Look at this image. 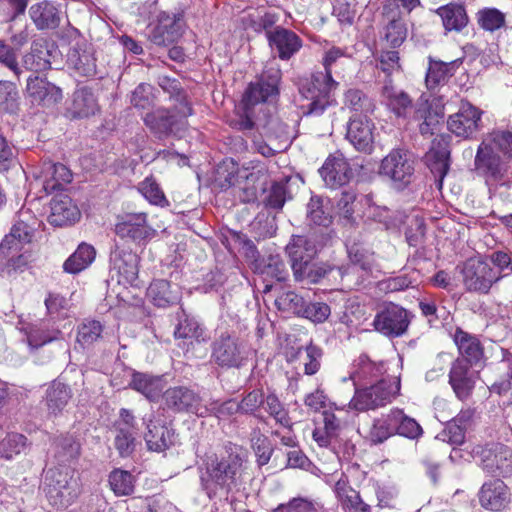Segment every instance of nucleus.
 Returning a JSON list of instances; mask_svg holds the SVG:
<instances>
[{
	"mask_svg": "<svg viewBox=\"0 0 512 512\" xmlns=\"http://www.w3.org/2000/svg\"><path fill=\"white\" fill-rule=\"evenodd\" d=\"M247 469L246 454L236 448L221 455L208 456L200 470L201 490L210 499L227 495L244 482Z\"/></svg>",
	"mask_w": 512,
	"mask_h": 512,
	"instance_id": "nucleus-1",
	"label": "nucleus"
},
{
	"mask_svg": "<svg viewBox=\"0 0 512 512\" xmlns=\"http://www.w3.org/2000/svg\"><path fill=\"white\" fill-rule=\"evenodd\" d=\"M347 56L346 49L330 47L322 57L324 71L315 72L299 88L300 110L305 116H321L327 108L336 104L334 91L339 83L332 77V66Z\"/></svg>",
	"mask_w": 512,
	"mask_h": 512,
	"instance_id": "nucleus-2",
	"label": "nucleus"
},
{
	"mask_svg": "<svg viewBox=\"0 0 512 512\" xmlns=\"http://www.w3.org/2000/svg\"><path fill=\"white\" fill-rule=\"evenodd\" d=\"M44 491L51 506L56 509L69 507L81 493L79 473L65 465L49 469L45 475Z\"/></svg>",
	"mask_w": 512,
	"mask_h": 512,
	"instance_id": "nucleus-3",
	"label": "nucleus"
},
{
	"mask_svg": "<svg viewBox=\"0 0 512 512\" xmlns=\"http://www.w3.org/2000/svg\"><path fill=\"white\" fill-rule=\"evenodd\" d=\"M190 115H192L190 103L182 97L181 103L172 110L158 108L147 113L143 121L158 138L170 135L182 137L187 130V117Z\"/></svg>",
	"mask_w": 512,
	"mask_h": 512,
	"instance_id": "nucleus-4",
	"label": "nucleus"
},
{
	"mask_svg": "<svg viewBox=\"0 0 512 512\" xmlns=\"http://www.w3.org/2000/svg\"><path fill=\"white\" fill-rule=\"evenodd\" d=\"M399 391V376H387V378H381L377 383L368 387L355 389L349 407L356 411L375 410L391 403L399 394Z\"/></svg>",
	"mask_w": 512,
	"mask_h": 512,
	"instance_id": "nucleus-5",
	"label": "nucleus"
},
{
	"mask_svg": "<svg viewBox=\"0 0 512 512\" xmlns=\"http://www.w3.org/2000/svg\"><path fill=\"white\" fill-rule=\"evenodd\" d=\"M250 356L251 349L236 335L222 333L212 343L211 360L221 368L239 369L247 364Z\"/></svg>",
	"mask_w": 512,
	"mask_h": 512,
	"instance_id": "nucleus-6",
	"label": "nucleus"
},
{
	"mask_svg": "<svg viewBox=\"0 0 512 512\" xmlns=\"http://www.w3.org/2000/svg\"><path fill=\"white\" fill-rule=\"evenodd\" d=\"M463 284L470 292L486 294L503 275L489 263L479 259H469L462 269Z\"/></svg>",
	"mask_w": 512,
	"mask_h": 512,
	"instance_id": "nucleus-7",
	"label": "nucleus"
},
{
	"mask_svg": "<svg viewBox=\"0 0 512 512\" xmlns=\"http://www.w3.org/2000/svg\"><path fill=\"white\" fill-rule=\"evenodd\" d=\"M71 180L72 174L65 165L44 163L39 171L33 173V180L30 182V193L34 191L35 197L41 198L61 189Z\"/></svg>",
	"mask_w": 512,
	"mask_h": 512,
	"instance_id": "nucleus-8",
	"label": "nucleus"
},
{
	"mask_svg": "<svg viewBox=\"0 0 512 512\" xmlns=\"http://www.w3.org/2000/svg\"><path fill=\"white\" fill-rule=\"evenodd\" d=\"M116 235L127 242L144 246L156 234L148 224L146 213H128L118 218L115 224Z\"/></svg>",
	"mask_w": 512,
	"mask_h": 512,
	"instance_id": "nucleus-9",
	"label": "nucleus"
},
{
	"mask_svg": "<svg viewBox=\"0 0 512 512\" xmlns=\"http://www.w3.org/2000/svg\"><path fill=\"white\" fill-rule=\"evenodd\" d=\"M17 329L26 336L29 347L36 349L59 339L60 329L50 319H19Z\"/></svg>",
	"mask_w": 512,
	"mask_h": 512,
	"instance_id": "nucleus-10",
	"label": "nucleus"
},
{
	"mask_svg": "<svg viewBox=\"0 0 512 512\" xmlns=\"http://www.w3.org/2000/svg\"><path fill=\"white\" fill-rule=\"evenodd\" d=\"M508 160L492 149L483 139L478 146L474 168L478 175L484 177L487 181L499 180L507 170Z\"/></svg>",
	"mask_w": 512,
	"mask_h": 512,
	"instance_id": "nucleus-11",
	"label": "nucleus"
},
{
	"mask_svg": "<svg viewBox=\"0 0 512 512\" xmlns=\"http://www.w3.org/2000/svg\"><path fill=\"white\" fill-rule=\"evenodd\" d=\"M166 405L176 412H191L199 417L208 416L207 404L193 390L177 386L169 388L164 393Z\"/></svg>",
	"mask_w": 512,
	"mask_h": 512,
	"instance_id": "nucleus-12",
	"label": "nucleus"
},
{
	"mask_svg": "<svg viewBox=\"0 0 512 512\" xmlns=\"http://www.w3.org/2000/svg\"><path fill=\"white\" fill-rule=\"evenodd\" d=\"M114 447L121 457L130 456L135 450L137 427L135 417L128 409L119 411L118 419L113 423Z\"/></svg>",
	"mask_w": 512,
	"mask_h": 512,
	"instance_id": "nucleus-13",
	"label": "nucleus"
},
{
	"mask_svg": "<svg viewBox=\"0 0 512 512\" xmlns=\"http://www.w3.org/2000/svg\"><path fill=\"white\" fill-rule=\"evenodd\" d=\"M380 173L395 183L400 185H407L414 173L413 160L404 150H392L382 160Z\"/></svg>",
	"mask_w": 512,
	"mask_h": 512,
	"instance_id": "nucleus-14",
	"label": "nucleus"
},
{
	"mask_svg": "<svg viewBox=\"0 0 512 512\" xmlns=\"http://www.w3.org/2000/svg\"><path fill=\"white\" fill-rule=\"evenodd\" d=\"M482 111L469 102H462L459 110L448 119V128L458 137L470 138L481 128Z\"/></svg>",
	"mask_w": 512,
	"mask_h": 512,
	"instance_id": "nucleus-15",
	"label": "nucleus"
},
{
	"mask_svg": "<svg viewBox=\"0 0 512 512\" xmlns=\"http://www.w3.org/2000/svg\"><path fill=\"white\" fill-rule=\"evenodd\" d=\"M373 323L375 329L382 334L398 337L406 332L410 320L408 312L404 308L392 304L378 313Z\"/></svg>",
	"mask_w": 512,
	"mask_h": 512,
	"instance_id": "nucleus-16",
	"label": "nucleus"
},
{
	"mask_svg": "<svg viewBox=\"0 0 512 512\" xmlns=\"http://www.w3.org/2000/svg\"><path fill=\"white\" fill-rule=\"evenodd\" d=\"M347 140L361 152H371L375 140V125L368 118L355 114L347 124Z\"/></svg>",
	"mask_w": 512,
	"mask_h": 512,
	"instance_id": "nucleus-17",
	"label": "nucleus"
},
{
	"mask_svg": "<svg viewBox=\"0 0 512 512\" xmlns=\"http://www.w3.org/2000/svg\"><path fill=\"white\" fill-rule=\"evenodd\" d=\"M481 466L490 474L503 477L512 475V449L503 444H494L481 451Z\"/></svg>",
	"mask_w": 512,
	"mask_h": 512,
	"instance_id": "nucleus-18",
	"label": "nucleus"
},
{
	"mask_svg": "<svg viewBox=\"0 0 512 512\" xmlns=\"http://www.w3.org/2000/svg\"><path fill=\"white\" fill-rule=\"evenodd\" d=\"M319 250V244L315 235L293 236L290 243L286 247V251L291 261V268L293 272H301V266L304 263L313 260Z\"/></svg>",
	"mask_w": 512,
	"mask_h": 512,
	"instance_id": "nucleus-19",
	"label": "nucleus"
},
{
	"mask_svg": "<svg viewBox=\"0 0 512 512\" xmlns=\"http://www.w3.org/2000/svg\"><path fill=\"white\" fill-rule=\"evenodd\" d=\"M319 173L325 184L330 188L345 185L353 177L352 169L341 153L329 156L319 169Z\"/></svg>",
	"mask_w": 512,
	"mask_h": 512,
	"instance_id": "nucleus-20",
	"label": "nucleus"
},
{
	"mask_svg": "<svg viewBox=\"0 0 512 512\" xmlns=\"http://www.w3.org/2000/svg\"><path fill=\"white\" fill-rule=\"evenodd\" d=\"M27 96L33 104L50 107L62 99L59 87L38 76H30L26 85Z\"/></svg>",
	"mask_w": 512,
	"mask_h": 512,
	"instance_id": "nucleus-21",
	"label": "nucleus"
},
{
	"mask_svg": "<svg viewBox=\"0 0 512 512\" xmlns=\"http://www.w3.org/2000/svg\"><path fill=\"white\" fill-rule=\"evenodd\" d=\"M110 261L119 283L133 284L136 281L139 272V256L136 252L116 246Z\"/></svg>",
	"mask_w": 512,
	"mask_h": 512,
	"instance_id": "nucleus-22",
	"label": "nucleus"
},
{
	"mask_svg": "<svg viewBox=\"0 0 512 512\" xmlns=\"http://www.w3.org/2000/svg\"><path fill=\"white\" fill-rule=\"evenodd\" d=\"M182 19L175 14L161 12L158 23L149 34L150 41L158 46L169 45L181 37Z\"/></svg>",
	"mask_w": 512,
	"mask_h": 512,
	"instance_id": "nucleus-23",
	"label": "nucleus"
},
{
	"mask_svg": "<svg viewBox=\"0 0 512 512\" xmlns=\"http://www.w3.org/2000/svg\"><path fill=\"white\" fill-rule=\"evenodd\" d=\"M471 366L467 359H456L449 372V383L461 400L469 397L475 385L476 375Z\"/></svg>",
	"mask_w": 512,
	"mask_h": 512,
	"instance_id": "nucleus-24",
	"label": "nucleus"
},
{
	"mask_svg": "<svg viewBox=\"0 0 512 512\" xmlns=\"http://www.w3.org/2000/svg\"><path fill=\"white\" fill-rule=\"evenodd\" d=\"M267 39L273 51H277L281 60H289L302 48V40L293 31L276 27L267 31Z\"/></svg>",
	"mask_w": 512,
	"mask_h": 512,
	"instance_id": "nucleus-25",
	"label": "nucleus"
},
{
	"mask_svg": "<svg viewBox=\"0 0 512 512\" xmlns=\"http://www.w3.org/2000/svg\"><path fill=\"white\" fill-rule=\"evenodd\" d=\"M482 507L492 511H500L510 502L508 486L500 479L485 482L479 492Z\"/></svg>",
	"mask_w": 512,
	"mask_h": 512,
	"instance_id": "nucleus-26",
	"label": "nucleus"
},
{
	"mask_svg": "<svg viewBox=\"0 0 512 512\" xmlns=\"http://www.w3.org/2000/svg\"><path fill=\"white\" fill-rule=\"evenodd\" d=\"M425 161L431 172L438 178V186L441 188L449 170V150L442 136L432 140L431 147L425 155Z\"/></svg>",
	"mask_w": 512,
	"mask_h": 512,
	"instance_id": "nucleus-27",
	"label": "nucleus"
},
{
	"mask_svg": "<svg viewBox=\"0 0 512 512\" xmlns=\"http://www.w3.org/2000/svg\"><path fill=\"white\" fill-rule=\"evenodd\" d=\"M388 363L385 362H374L368 356L361 355L354 364V369L351 373L350 378L353 380L354 385L360 381H368L377 383L381 378H387L392 376L388 373Z\"/></svg>",
	"mask_w": 512,
	"mask_h": 512,
	"instance_id": "nucleus-28",
	"label": "nucleus"
},
{
	"mask_svg": "<svg viewBox=\"0 0 512 512\" xmlns=\"http://www.w3.org/2000/svg\"><path fill=\"white\" fill-rule=\"evenodd\" d=\"M49 222L54 226L73 224L80 218V210L68 195L55 196L50 204Z\"/></svg>",
	"mask_w": 512,
	"mask_h": 512,
	"instance_id": "nucleus-29",
	"label": "nucleus"
},
{
	"mask_svg": "<svg viewBox=\"0 0 512 512\" xmlns=\"http://www.w3.org/2000/svg\"><path fill=\"white\" fill-rule=\"evenodd\" d=\"M461 64L460 59L444 62L429 57V65L426 72L425 83L428 89L434 90L445 85L455 74Z\"/></svg>",
	"mask_w": 512,
	"mask_h": 512,
	"instance_id": "nucleus-30",
	"label": "nucleus"
},
{
	"mask_svg": "<svg viewBox=\"0 0 512 512\" xmlns=\"http://www.w3.org/2000/svg\"><path fill=\"white\" fill-rule=\"evenodd\" d=\"M71 398L72 391L68 385L53 381L45 391L43 403L49 415L57 416L63 412Z\"/></svg>",
	"mask_w": 512,
	"mask_h": 512,
	"instance_id": "nucleus-31",
	"label": "nucleus"
},
{
	"mask_svg": "<svg viewBox=\"0 0 512 512\" xmlns=\"http://www.w3.org/2000/svg\"><path fill=\"white\" fill-rule=\"evenodd\" d=\"M143 421L147 427L144 439L149 450L161 452L172 444V431L166 426L153 421L152 414L145 415Z\"/></svg>",
	"mask_w": 512,
	"mask_h": 512,
	"instance_id": "nucleus-32",
	"label": "nucleus"
},
{
	"mask_svg": "<svg viewBox=\"0 0 512 512\" xmlns=\"http://www.w3.org/2000/svg\"><path fill=\"white\" fill-rule=\"evenodd\" d=\"M382 96L388 108L398 117H407L411 112L413 103L411 97L403 90L392 85L391 80L385 82Z\"/></svg>",
	"mask_w": 512,
	"mask_h": 512,
	"instance_id": "nucleus-33",
	"label": "nucleus"
},
{
	"mask_svg": "<svg viewBox=\"0 0 512 512\" xmlns=\"http://www.w3.org/2000/svg\"><path fill=\"white\" fill-rule=\"evenodd\" d=\"M334 491L345 512H371V506L362 500L359 492L350 487L346 480L339 479Z\"/></svg>",
	"mask_w": 512,
	"mask_h": 512,
	"instance_id": "nucleus-34",
	"label": "nucleus"
},
{
	"mask_svg": "<svg viewBox=\"0 0 512 512\" xmlns=\"http://www.w3.org/2000/svg\"><path fill=\"white\" fill-rule=\"evenodd\" d=\"M147 295L154 305L162 308L173 305L180 299L178 286H172L163 279L153 281L148 287Z\"/></svg>",
	"mask_w": 512,
	"mask_h": 512,
	"instance_id": "nucleus-35",
	"label": "nucleus"
},
{
	"mask_svg": "<svg viewBox=\"0 0 512 512\" xmlns=\"http://www.w3.org/2000/svg\"><path fill=\"white\" fill-rule=\"evenodd\" d=\"M73 118H86L98 111V103L93 92L81 87L73 94L72 103L68 109Z\"/></svg>",
	"mask_w": 512,
	"mask_h": 512,
	"instance_id": "nucleus-36",
	"label": "nucleus"
},
{
	"mask_svg": "<svg viewBox=\"0 0 512 512\" xmlns=\"http://www.w3.org/2000/svg\"><path fill=\"white\" fill-rule=\"evenodd\" d=\"M29 14L38 29H54L60 23L58 9L50 2L43 1L32 5Z\"/></svg>",
	"mask_w": 512,
	"mask_h": 512,
	"instance_id": "nucleus-37",
	"label": "nucleus"
},
{
	"mask_svg": "<svg viewBox=\"0 0 512 512\" xmlns=\"http://www.w3.org/2000/svg\"><path fill=\"white\" fill-rule=\"evenodd\" d=\"M130 386L137 392L143 394L147 399L155 400L161 395L164 389V382L162 377L134 372Z\"/></svg>",
	"mask_w": 512,
	"mask_h": 512,
	"instance_id": "nucleus-38",
	"label": "nucleus"
},
{
	"mask_svg": "<svg viewBox=\"0 0 512 512\" xmlns=\"http://www.w3.org/2000/svg\"><path fill=\"white\" fill-rule=\"evenodd\" d=\"M33 232V227L28 225L26 222L22 220L16 222L13 225L10 234L6 235L0 243V256L2 253H6L9 249H12V252H17L18 248H23L24 244L31 241Z\"/></svg>",
	"mask_w": 512,
	"mask_h": 512,
	"instance_id": "nucleus-39",
	"label": "nucleus"
},
{
	"mask_svg": "<svg viewBox=\"0 0 512 512\" xmlns=\"http://www.w3.org/2000/svg\"><path fill=\"white\" fill-rule=\"evenodd\" d=\"M178 323L174 330L175 338L191 339L197 342L205 341V333L198 321L189 316L184 310L177 313Z\"/></svg>",
	"mask_w": 512,
	"mask_h": 512,
	"instance_id": "nucleus-40",
	"label": "nucleus"
},
{
	"mask_svg": "<svg viewBox=\"0 0 512 512\" xmlns=\"http://www.w3.org/2000/svg\"><path fill=\"white\" fill-rule=\"evenodd\" d=\"M455 344L461 354L460 359H467L468 363L473 364L481 360L483 350L479 340L462 330H457L454 335Z\"/></svg>",
	"mask_w": 512,
	"mask_h": 512,
	"instance_id": "nucleus-41",
	"label": "nucleus"
},
{
	"mask_svg": "<svg viewBox=\"0 0 512 512\" xmlns=\"http://www.w3.org/2000/svg\"><path fill=\"white\" fill-rule=\"evenodd\" d=\"M68 65L79 75L91 77L96 74V63L92 51L73 48L68 53Z\"/></svg>",
	"mask_w": 512,
	"mask_h": 512,
	"instance_id": "nucleus-42",
	"label": "nucleus"
},
{
	"mask_svg": "<svg viewBox=\"0 0 512 512\" xmlns=\"http://www.w3.org/2000/svg\"><path fill=\"white\" fill-rule=\"evenodd\" d=\"M96 251L93 246L82 243L76 251L64 262V271L77 274L86 269L95 259Z\"/></svg>",
	"mask_w": 512,
	"mask_h": 512,
	"instance_id": "nucleus-43",
	"label": "nucleus"
},
{
	"mask_svg": "<svg viewBox=\"0 0 512 512\" xmlns=\"http://www.w3.org/2000/svg\"><path fill=\"white\" fill-rule=\"evenodd\" d=\"M436 13L441 17L443 26L447 31H460L468 22L465 9L458 4L450 3L441 6L436 10Z\"/></svg>",
	"mask_w": 512,
	"mask_h": 512,
	"instance_id": "nucleus-44",
	"label": "nucleus"
},
{
	"mask_svg": "<svg viewBox=\"0 0 512 512\" xmlns=\"http://www.w3.org/2000/svg\"><path fill=\"white\" fill-rule=\"evenodd\" d=\"M443 114L439 112H432L428 106V100L422 96L416 104L414 112V118L417 120H423L419 125L420 133L423 136L433 135L436 126L439 124L440 118Z\"/></svg>",
	"mask_w": 512,
	"mask_h": 512,
	"instance_id": "nucleus-45",
	"label": "nucleus"
},
{
	"mask_svg": "<svg viewBox=\"0 0 512 512\" xmlns=\"http://www.w3.org/2000/svg\"><path fill=\"white\" fill-rule=\"evenodd\" d=\"M50 51L42 44H34L31 51L23 57V65L27 70L42 72L50 69Z\"/></svg>",
	"mask_w": 512,
	"mask_h": 512,
	"instance_id": "nucleus-46",
	"label": "nucleus"
},
{
	"mask_svg": "<svg viewBox=\"0 0 512 512\" xmlns=\"http://www.w3.org/2000/svg\"><path fill=\"white\" fill-rule=\"evenodd\" d=\"M307 218L316 225L328 226L332 219L329 200L312 196L307 205Z\"/></svg>",
	"mask_w": 512,
	"mask_h": 512,
	"instance_id": "nucleus-47",
	"label": "nucleus"
},
{
	"mask_svg": "<svg viewBox=\"0 0 512 512\" xmlns=\"http://www.w3.org/2000/svg\"><path fill=\"white\" fill-rule=\"evenodd\" d=\"M390 420L394 422L395 431L399 435L415 439L422 434V428L416 420L406 416L399 409L391 410Z\"/></svg>",
	"mask_w": 512,
	"mask_h": 512,
	"instance_id": "nucleus-48",
	"label": "nucleus"
},
{
	"mask_svg": "<svg viewBox=\"0 0 512 512\" xmlns=\"http://www.w3.org/2000/svg\"><path fill=\"white\" fill-rule=\"evenodd\" d=\"M483 140L492 149L502 154L508 161L512 158V132L502 129H494L486 134Z\"/></svg>",
	"mask_w": 512,
	"mask_h": 512,
	"instance_id": "nucleus-49",
	"label": "nucleus"
},
{
	"mask_svg": "<svg viewBox=\"0 0 512 512\" xmlns=\"http://www.w3.org/2000/svg\"><path fill=\"white\" fill-rule=\"evenodd\" d=\"M344 104L351 111L360 113L359 115L362 116L372 114L375 109V103L373 100L357 89H350L346 92Z\"/></svg>",
	"mask_w": 512,
	"mask_h": 512,
	"instance_id": "nucleus-50",
	"label": "nucleus"
},
{
	"mask_svg": "<svg viewBox=\"0 0 512 512\" xmlns=\"http://www.w3.org/2000/svg\"><path fill=\"white\" fill-rule=\"evenodd\" d=\"M133 475L122 469H114L109 475V484L117 496L130 495L134 491Z\"/></svg>",
	"mask_w": 512,
	"mask_h": 512,
	"instance_id": "nucleus-51",
	"label": "nucleus"
},
{
	"mask_svg": "<svg viewBox=\"0 0 512 512\" xmlns=\"http://www.w3.org/2000/svg\"><path fill=\"white\" fill-rule=\"evenodd\" d=\"M280 80L281 70L279 65L274 60H272L266 64L258 82L264 83L265 88H263L262 92H264L265 95H277L278 84ZM259 91L261 92V89Z\"/></svg>",
	"mask_w": 512,
	"mask_h": 512,
	"instance_id": "nucleus-52",
	"label": "nucleus"
},
{
	"mask_svg": "<svg viewBox=\"0 0 512 512\" xmlns=\"http://www.w3.org/2000/svg\"><path fill=\"white\" fill-rule=\"evenodd\" d=\"M464 416H458L450 421L442 432L437 435V439L448 442L453 445H460L465 439V426L463 424Z\"/></svg>",
	"mask_w": 512,
	"mask_h": 512,
	"instance_id": "nucleus-53",
	"label": "nucleus"
},
{
	"mask_svg": "<svg viewBox=\"0 0 512 512\" xmlns=\"http://www.w3.org/2000/svg\"><path fill=\"white\" fill-rule=\"evenodd\" d=\"M26 444V437L24 435L18 433L8 434L0 442V456L7 460L12 459L25 450Z\"/></svg>",
	"mask_w": 512,
	"mask_h": 512,
	"instance_id": "nucleus-54",
	"label": "nucleus"
},
{
	"mask_svg": "<svg viewBox=\"0 0 512 512\" xmlns=\"http://www.w3.org/2000/svg\"><path fill=\"white\" fill-rule=\"evenodd\" d=\"M22 248H18L17 252L9 249L0 256V274L17 271L25 267L28 263V256L21 253Z\"/></svg>",
	"mask_w": 512,
	"mask_h": 512,
	"instance_id": "nucleus-55",
	"label": "nucleus"
},
{
	"mask_svg": "<svg viewBox=\"0 0 512 512\" xmlns=\"http://www.w3.org/2000/svg\"><path fill=\"white\" fill-rule=\"evenodd\" d=\"M261 274L265 280L275 279L278 282L285 281L288 277L284 261L278 255H271L266 260Z\"/></svg>",
	"mask_w": 512,
	"mask_h": 512,
	"instance_id": "nucleus-56",
	"label": "nucleus"
},
{
	"mask_svg": "<svg viewBox=\"0 0 512 512\" xmlns=\"http://www.w3.org/2000/svg\"><path fill=\"white\" fill-rule=\"evenodd\" d=\"M138 190L151 204L164 206L168 203L163 191L152 177L145 178L139 184Z\"/></svg>",
	"mask_w": 512,
	"mask_h": 512,
	"instance_id": "nucleus-57",
	"label": "nucleus"
},
{
	"mask_svg": "<svg viewBox=\"0 0 512 512\" xmlns=\"http://www.w3.org/2000/svg\"><path fill=\"white\" fill-rule=\"evenodd\" d=\"M304 299L293 291H287L279 295L275 305L279 310L300 316L305 305Z\"/></svg>",
	"mask_w": 512,
	"mask_h": 512,
	"instance_id": "nucleus-58",
	"label": "nucleus"
},
{
	"mask_svg": "<svg viewBox=\"0 0 512 512\" xmlns=\"http://www.w3.org/2000/svg\"><path fill=\"white\" fill-rule=\"evenodd\" d=\"M277 19L274 14L271 13H260L256 12L253 14L246 15L242 18L245 29H251L255 32H262L272 27L276 23Z\"/></svg>",
	"mask_w": 512,
	"mask_h": 512,
	"instance_id": "nucleus-59",
	"label": "nucleus"
},
{
	"mask_svg": "<svg viewBox=\"0 0 512 512\" xmlns=\"http://www.w3.org/2000/svg\"><path fill=\"white\" fill-rule=\"evenodd\" d=\"M18 90L16 85L10 81H0V109L7 112H14L18 106Z\"/></svg>",
	"mask_w": 512,
	"mask_h": 512,
	"instance_id": "nucleus-60",
	"label": "nucleus"
},
{
	"mask_svg": "<svg viewBox=\"0 0 512 512\" xmlns=\"http://www.w3.org/2000/svg\"><path fill=\"white\" fill-rule=\"evenodd\" d=\"M102 331L100 322L86 320L78 328L77 341L83 346L90 345L100 338Z\"/></svg>",
	"mask_w": 512,
	"mask_h": 512,
	"instance_id": "nucleus-61",
	"label": "nucleus"
},
{
	"mask_svg": "<svg viewBox=\"0 0 512 512\" xmlns=\"http://www.w3.org/2000/svg\"><path fill=\"white\" fill-rule=\"evenodd\" d=\"M251 442L258 464L261 466L267 464L273 452L269 439L260 431L255 430L252 434Z\"/></svg>",
	"mask_w": 512,
	"mask_h": 512,
	"instance_id": "nucleus-62",
	"label": "nucleus"
},
{
	"mask_svg": "<svg viewBox=\"0 0 512 512\" xmlns=\"http://www.w3.org/2000/svg\"><path fill=\"white\" fill-rule=\"evenodd\" d=\"M328 270L325 266L312 262L310 260L301 266V272H293L296 281H306L307 283H318L326 276Z\"/></svg>",
	"mask_w": 512,
	"mask_h": 512,
	"instance_id": "nucleus-63",
	"label": "nucleus"
},
{
	"mask_svg": "<svg viewBox=\"0 0 512 512\" xmlns=\"http://www.w3.org/2000/svg\"><path fill=\"white\" fill-rule=\"evenodd\" d=\"M478 22L487 31H495L505 23V15L495 8H486L478 12Z\"/></svg>",
	"mask_w": 512,
	"mask_h": 512,
	"instance_id": "nucleus-64",
	"label": "nucleus"
}]
</instances>
